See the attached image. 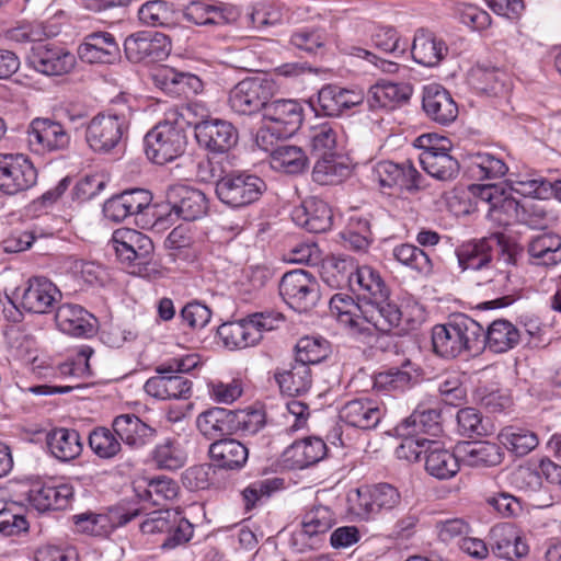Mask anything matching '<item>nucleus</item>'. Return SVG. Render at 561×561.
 <instances>
[{
    "mask_svg": "<svg viewBox=\"0 0 561 561\" xmlns=\"http://www.w3.org/2000/svg\"><path fill=\"white\" fill-rule=\"evenodd\" d=\"M455 253L463 272L479 274L478 285L489 284L497 276L506 278L505 267L516 264L515 247L504 242V237L499 233L466 241Z\"/></svg>",
    "mask_w": 561,
    "mask_h": 561,
    "instance_id": "obj_1",
    "label": "nucleus"
},
{
    "mask_svg": "<svg viewBox=\"0 0 561 561\" xmlns=\"http://www.w3.org/2000/svg\"><path fill=\"white\" fill-rule=\"evenodd\" d=\"M348 287L364 302L374 306V309L368 310L378 318L376 321L379 322L381 333H388L400 324L401 310L390 300V290L377 270L369 265H356Z\"/></svg>",
    "mask_w": 561,
    "mask_h": 561,
    "instance_id": "obj_2",
    "label": "nucleus"
},
{
    "mask_svg": "<svg viewBox=\"0 0 561 561\" xmlns=\"http://www.w3.org/2000/svg\"><path fill=\"white\" fill-rule=\"evenodd\" d=\"M482 325L465 313L453 314L446 323L432 329V345L435 354L453 359L462 354H479L482 351Z\"/></svg>",
    "mask_w": 561,
    "mask_h": 561,
    "instance_id": "obj_3",
    "label": "nucleus"
},
{
    "mask_svg": "<svg viewBox=\"0 0 561 561\" xmlns=\"http://www.w3.org/2000/svg\"><path fill=\"white\" fill-rule=\"evenodd\" d=\"M113 247L122 264L129 273L148 279L161 276L160 265L154 260V245L145 233L129 228L113 232Z\"/></svg>",
    "mask_w": 561,
    "mask_h": 561,
    "instance_id": "obj_4",
    "label": "nucleus"
},
{
    "mask_svg": "<svg viewBox=\"0 0 561 561\" xmlns=\"http://www.w3.org/2000/svg\"><path fill=\"white\" fill-rule=\"evenodd\" d=\"M131 115L129 106L111 108L95 115L85 128L88 146L98 153L111 152L127 135Z\"/></svg>",
    "mask_w": 561,
    "mask_h": 561,
    "instance_id": "obj_5",
    "label": "nucleus"
},
{
    "mask_svg": "<svg viewBox=\"0 0 561 561\" xmlns=\"http://www.w3.org/2000/svg\"><path fill=\"white\" fill-rule=\"evenodd\" d=\"M208 211V198L201 190L176 184L167 191V204L152 211L156 225L173 224L175 219L193 221Z\"/></svg>",
    "mask_w": 561,
    "mask_h": 561,
    "instance_id": "obj_6",
    "label": "nucleus"
},
{
    "mask_svg": "<svg viewBox=\"0 0 561 561\" xmlns=\"http://www.w3.org/2000/svg\"><path fill=\"white\" fill-rule=\"evenodd\" d=\"M265 181L250 171L236 170L226 173L215 186L217 198L231 209L245 208L266 192Z\"/></svg>",
    "mask_w": 561,
    "mask_h": 561,
    "instance_id": "obj_7",
    "label": "nucleus"
},
{
    "mask_svg": "<svg viewBox=\"0 0 561 561\" xmlns=\"http://www.w3.org/2000/svg\"><path fill=\"white\" fill-rule=\"evenodd\" d=\"M374 309L371 304L355 301L347 294H335L330 299V311L336 320L345 325L350 334L364 342L375 335V332H381L379 322L376 321V314L368 309Z\"/></svg>",
    "mask_w": 561,
    "mask_h": 561,
    "instance_id": "obj_8",
    "label": "nucleus"
},
{
    "mask_svg": "<svg viewBox=\"0 0 561 561\" xmlns=\"http://www.w3.org/2000/svg\"><path fill=\"white\" fill-rule=\"evenodd\" d=\"M186 145L185 130L175 122H159L145 136L147 158L160 165L182 157Z\"/></svg>",
    "mask_w": 561,
    "mask_h": 561,
    "instance_id": "obj_9",
    "label": "nucleus"
},
{
    "mask_svg": "<svg viewBox=\"0 0 561 561\" xmlns=\"http://www.w3.org/2000/svg\"><path fill=\"white\" fill-rule=\"evenodd\" d=\"M302 106L294 100L268 101L263 117L270 125L257 131V146L265 151H270V148L265 145L267 137L273 135H277L278 138L293 136L302 123Z\"/></svg>",
    "mask_w": 561,
    "mask_h": 561,
    "instance_id": "obj_10",
    "label": "nucleus"
},
{
    "mask_svg": "<svg viewBox=\"0 0 561 561\" xmlns=\"http://www.w3.org/2000/svg\"><path fill=\"white\" fill-rule=\"evenodd\" d=\"M274 93V82L266 77H249L229 92L228 105L239 115L251 116L265 110Z\"/></svg>",
    "mask_w": 561,
    "mask_h": 561,
    "instance_id": "obj_11",
    "label": "nucleus"
},
{
    "mask_svg": "<svg viewBox=\"0 0 561 561\" xmlns=\"http://www.w3.org/2000/svg\"><path fill=\"white\" fill-rule=\"evenodd\" d=\"M334 523V514L328 506H312L302 515L300 529L293 533L290 547L298 553L319 549Z\"/></svg>",
    "mask_w": 561,
    "mask_h": 561,
    "instance_id": "obj_12",
    "label": "nucleus"
},
{
    "mask_svg": "<svg viewBox=\"0 0 561 561\" xmlns=\"http://www.w3.org/2000/svg\"><path fill=\"white\" fill-rule=\"evenodd\" d=\"M355 495L352 508L364 520L374 519L381 513H390L399 508L402 503L401 492L386 482L356 489Z\"/></svg>",
    "mask_w": 561,
    "mask_h": 561,
    "instance_id": "obj_13",
    "label": "nucleus"
},
{
    "mask_svg": "<svg viewBox=\"0 0 561 561\" xmlns=\"http://www.w3.org/2000/svg\"><path fill=\"white\" fill-rule=\"evenodd\" d=\"M279 295L290 308L307 312L318 304L320 288L316 277L308 271L294 270L283 275Z\"/></svg>",
    "mask_w": 561,
    "mask_h": 561,
    "instance_id": "obj_14",
    "label": "nucleus"
},
{
    "mask_svg": "<svg viewBox=\"0 0 561 561\" xmlns=\"http://www.w3.org/2000/svg\"><path fill=\"white\" fill-rule=\"evenodd\" d=\"M37 171L22 153H0V191L9 195L27 191L36 184Z\"/></svg>",
    "mask_w": 561,
    "mask_h": 561,
    "instance_id": "obj_15",
    "label": "nucleus"
},
{
    "mask_svg": "<svg viewBox=\"0 0 561 561\" xmlns=\"http://www.w3.org/2000/svg\"><path fill=\"white\" fill-rule=\"evenodd\" d=\"M27 144L33 152L44 154L68 148L70 136L60 123L37 117L27 128Z\"/></svg>",
    "mask_w": 561,
    "mask_h": 561,
    "instance_id": "obj_16",
    "label": "nucleus"
},
{
    "mask_svg": "<svg viewBox=\"0 0 561 561\" xmlns=\"http://www.w3.org/2000/svg\"><path fill=\"white\" fill-rule=\"evenodd\" d=\"M28 62L46 76H62L75 68L76 56L64 47L43 43L32 46Z\"/></svg>",
    "mask_w": 561,
    "mask_h": 561,
    "instance_id": "obj_17",
    "label": "nucleus"
},
{
    "mask_svg": "<svg viewBox=\"0 0 561 561\" xmlns=\"http://www.w3.org/2000/svg\"><path fill=\"white\" fill-rule=\"evenodd\" d=\"M198 145L211 153H227L238 142V130L227 121L206 119L195 125Z\"/></svg>",
    "mask_w": 561,
    "mask_h": 561,
    "instance_id": "obj_18",
    "label": "nucleus"
},
{
    "mask_svg": "<svg viewBox=\"0 0 561 561\" xmlns=\"http://www.w3.org/2000/svg\"><path fill=\"white\" fill-rule=\"evenodd\" d=\"M141 514L140 510L111 508L107 513L95 514L92 512L73 516L77 528L92 536H106L115 528L125 526Z\"/></svg>",
    "mask_w": 561,
    "mask_h": 561,
    "instance_id": "obj_19",
    "label": "nucleus"
},
{
    "mask_svg": "<svg viewBox=\"0 0 561 561\" xmlns=\"http://www.w3.org/2000/svg\"><path fill=\"white\" fill-rule=\"evenodd\" d=\"M373 174L383 188L398 187L414 192L423 187L422 174L408 162L399 164L387 160L380 161L374 167Z\"/></svg>",
    "mask_w": 561,
    "mask_h": 561,
    "instance_id": "obj_20",
    "label": "nucleus"
},
{
    "mask_svg": "<svg viewBox=\"0 0 561 561\" xmlns=\"http://www.w3.org/2000/svg\"><path fill=\"white\" fill-rule=\"evenodd\" d=\"M492 552L506 560H519L529 553V546L520 531L512 523H499L489 533Z\"/></svg>",
    "mask_w": 561,
    "mask_h": 561,
    "instance_id": "obj_21",
    "label": "nucleus"
},
{
    "mask_svg": "<svg viewBox=\"0 0 561 561\" xmlns=\"http://www.w3.org/2000/svg\"><path fill=\"white\" fill-rule=\"evenodd\" d=\"M165 36L159 33L137 32L125 38L124 51L131 62L145 60L157 61L163 59L168 53Z\"/></svg>",
    "mask_w": 561,
    "mask_h": 561,
    "instance_id": "obj_22",
    "label": "nucleus"
},
{
    "mask_svg": "<svg viewBox=\"0 0 561 561\" xmlns=\"http://www.w3.org/2000/svg\"><path fill=\"white\" fill-rule=\"evenodd\" d=\"M61 298L58 287L44 276L31 277L21 295V306L33 313H47Z\"/></svg>",
    "mask_w": 561,
    "mask_h": 561,
    "instance_id": "obj_23",
    "label": "nucleus"
},
{
    "mask_svg": "<svg viewBox=\"0 0 561 561\" xmlns=\"http://www.w3.org/2000/svg\"><path fill=\"white\" fill-rule=\"evenodd\" d=\"M55 321L60 331L75 337L88 339L96 332V318L79 305L59 306L55 313Z\"/></svg>",
    "mask_w": 561,
    "mask_h": 561,
    "instance_id": "obj_24",
    "label": "nucleus"
},
{
    "mask_svg": "<svg viewBox=\"0 0 561 561\" xmlns=\"http://www.w3.org/2000/svg\"><path fill=\"white\" fill-rule=\"evenodd\" d=\"M78 56L88 64H113L119 59L121 49L113 34L93 32L84 36Z\"/></svg>",
    "mask_w": 561,
    "mask_h": 561,
    "instance_id": "obj_25",
    "label": "nucleus"
},
{
    "mask_svg": "<svg viewBox=\"0 0 561 561\" xmlns=\"http://www.w3.org/2000/svg\"><path fill=\"white\" fill-rule=\"evenodd\" d=\"M364 93L348 90L336 84H325L318 92V108L316 113L324 116L337 117L345 110L362 104Z\"/></svg>",
    "mask_w": 561,
    "mask_h": 561,
    "instance_id": "obj_26",
    "label": "nucleus"
},
{
    "mask_svg": "<svg viewBox=\"0 0 561 561\" xmlns=\"http://www.w3.org/2000/svg\"><path fill=\"white\" fill-rule=\"evenodd\" d=\"M163 364L156 367L157 376L150 377L144 389L149 396L160 400L187 399L192 391V381L179 374L162 373Z\"/></svg>",
    "mask_w": 561,
    "mask_h": 561,
    "instance_id": "obj_27",
    "label": "nucleus"
},
{
    "mask_svg": "<svg viewBox=\"0 0 561 561\" xmlns=\"http://www.w3.org/2000/svg\"><path fill=\"white\" fill-rule=\"evenodd\" d=\"M112 430L121 442L131 448H142L153 442L157 430L135 414H119L112 422Z\"/></svg>",
    "mask_w": 561,
    "mask_h": 561,
    "instance_id": "obj_28",
    "label": "nucleus"
},
{
    "mask_svg": "<svg viewBox=\"0 0 561 561\" xmlns=\"http://www.w3.org/2000/svg\"><path fill=\"white\" fill-rule=\"evenodd\" d=\"M422 106L427 117L440 125H448L458 116V106L450 93L437 84L424 88Z\"/></svg>",
    "mask_w": 561,
    "mask_h": 561,
    "instance_id": "obj_29",
    "label": "nucleus"
},
{
    "mask_svg": "<svg viewBox=\"0 0 561 561\" xmlns=\"http://www.w3.org/2000/svg\"><path fill=\"white\" fill-rule=\"evenodd\" d=\"M72 495V488L69 484L47 482L33 484L27 499L30 504L38 512H47L66 508Z\"/></svg>",
    "mask_w": 561,
    "mask_h": 561,
    "instance_id": "obj_30",
    "label": "nucleus"
},
{
    "mask_svg": "<svg viewBox=\"0 0 561 561\" xmlns=\"http://www.w3.org/2000/svg\"><path fill=\"white\" fill-rule=\"evenodd\" d=\"M293 220L309 232L320 233L330 229L332 214L329 205L318 198H309L293 210Z\"/></svg>",
    "mask_w": 561,
    "mask_h": 561,
    "instance_id": "obj_31",
    "label": "nucleus"
},
{
    "mask_svg": "<svg viewBox=\"0 0 561 561\" xmlns=\"http://www.w3.org/2000/svg\"><path fill=\"white\" fill-rule=\"evenodd\" d=\"M448 46L434 33L420 28L415 32L411 55L415 62L424 67H436L447 56Z\"/></svg>",
    "mask_w": 561,
    "mask_h": 561,
    "instance_id": "obj_32",
    "label": "nucleus"
},
{
    "mask_svg": "<svg viewBox=\"0 0 561 561\" xmlns=\"http://www.w3.org/2000/svg\"><path fill=\"white\" fill-rule=\"evenodd\" d=\"M339 416L346 424L360 430L375 428L382 417L378 403L368 398L354 399L346 402Z\"/></svg>",
    "mask_w": 561,
    "mask_h": 561,
    "instance_id": "obj_33",
    "label": "nucleus"
},
{
    "mask_svg": "<svg viewBox=\"0 0 561 561\" xmlns=\"http://www.w3.org/2000/svg\"><path fill=\"white\" fill-rule=\"evenodd\" d=\"M233 410L214 407L197 415L196 427L205 438L216 442L233 435Z\"/></svg>",
    "mask_w": 561,
    "mask_h": 561,
    "instance_id": "obj_34",
    "label": "nucleus"
},
{
    "mask_svg": "<svg viewBox=\"0 0 561 561\" xmlns=\"http://www.w3.org/2000/svg\"><path fill=\"white\" fill-rule=\"evenodd\" d=\"M208 456L218 468L240 470L248 460L249 450L241 442L225 437L209 445Z\"/></svg>",
    "mask_w": 561,
    "mask_h": 561,
    "instance_id": "obj_35",
    "label": "nucleus"
},
{
    "mask_svg": "<svg viewBox=\"0 0 561 561\" xmlns=\"http://www.w3.org/2000/svg\"><path fill=\"white\" fill-rule=\"evenodd\" d=\"M457 453L463 465L471 468L494 467L504 457L501 446L490 442H467L457 446Z\"/></svg>",
    "mask_w": 561,
    "mask_h": 561,
    "instance_id": "obj_36",
    "label": "nucleus"
},
{
    "mask_svg": "<svg viewBox=\"0 0 561 561\" xmlns=\"http://www.w3.org/2000/svg\"><path fill=\"white\" fill-rule=\"evenodd\" d=\"M527 253L533 265L554 266L561 262V237L553 232L534 236L528 241Z\"/></svg>",
    "mask_w": 561,
    "mask_h": 561,
    "instance_id": "obj_37",
    "label": "nucleus"
},
{
    "mask_svg": "<svg viewBox=\"0 0 561 561\" xmlns=\"http://www.w3.org/2000/svg\"><path fill=\"white\" fill-rule=\"evenodd\" d=\"M482 351L488 347L493 353H504L514 348L520 341L519 330L504 319L494 320L486 330L482 327Z\"/></svg>",
    "mask_w": 561,
    "mask_h": 561,
    "instance_id": "obj_38",
    "label": "nucleus"
},
{
    "mask_svg": "<svg viewBox=\"0 0 561 561\" xmlns=\"http://www.w3.org/2000/svg\"><path fill=\"white\" fill-rule=\"evenodd\" d=\"M440 412L435 409L416 410L397 427L400 435L434 438L442 433Z\"/></svg>",
    "mask_w": 561,
    "mask_h": 561,
    "instance_id": "obj_39",
    "label": "nucleus"
},
{
    "mask_svg": "<svg viewBox=\"0 0 561 561\" xmlns=\"http://www.w3.org/2000/svg\"><path fill=\"white\" fill-rule=\"evenodd\" d=\"M412 92L413 88L409 83L382 81L369 89L367 102L371 108H393L407 103Z\"/></svg>",
    "mask_w": 561,
    "mask_h": 561,
    "instance_id": "obj_40",
    "label": "nucleus"
},
{
    "mask_svg": "<svg viewBox=\"0 0 561 561\" xmlns=\"http://www.w3.org/2000/svg\"><path fill=\"white\" fill-rule=\"evenodd\" d=\"M46 440L51 455L64 462L78 458L83 450L80 434L73 428L56 427L47 434Z\"/></svg>",
    "mask_w": 561,
    "mask_h": 561,
    "instance_id": "obj_41",
    "label": "nucleus"
},
{
    "mask_svg": "<svg viewBox=\"0 0 561 561\" xmlns=\"http://www.w3.org/2000/svg\"><path fill=\"white\" fill-rule=\"evenodd\" d=\"M328 447L319 437H306L294 442L284 453L294 468L304 469L324 458Z\"/></svg>",
    "mask_w": 561,
    "mask_h": 561,
    "instance_id": "obj_42",
    "label": "nucleus"
},
{
    "mask_svg": "<svg viewBox=\"0 0 561 561\" xmlns=\"http://www.w3.org/2000/svg\"><path fill=\"white\" fill-rule=\"evenodd\" d=\"M433 447L426 449L425 469L426 471L439 480H448L455 477L459 469V455L443 448L440 444L432 439Z\"/></svg>",
    "mask_w": 561,
    "mask_h": 561,
    "instance_id": "obj_43",
    "label": "nucleus"
},
{
    "mask_svg": "<svg viewBox=\"0 0 561 561\" xmlns=\"http://www.w3.org/2000/svg\"><path fill=\"white\" fill-rule=\"evenodd\" d=\"M218 334L229 348H247L261 341V334L251 325L248 317L221 324Z\"/></svg>",
    "mask_w": 561,
    "mask_h": 561,
    "instance_id": "obj_44",
    "label": "nucleus"
},
{
    "mask_svg": "<svg viewBox=\"0 0 561 561\" xmlns=\"http://www.w3.org/2000/svg\"><path fill=\"white\" fill-rule=\"evenodd\" d=\"M500 443L514 456L524 457L539 445V437L530 428L508 425L499 433Z\"/></svg>",
    "mask_w": 561,
    "mask_h": 561,
    "instance_id": "obj_45",
    "label": "nucleus"
},
{
    "mask_svg": "<svg viewBox=\"0 0 561 561\" xmlns=\"http://www.w3.org/2000/svg\"><path fill=\"white\" fill-rule=\"evenodd\" d=\"M468 170L471 178L478 181H492L505 176L508 167L500 156L485 151L470 157Z\"/></svg>",
    "mask_w": 561,
    "mask_h": 561,
    "instance_id": "obj_46",
    "label": "nucleus"
},
{
    "mask_svg": "<svg viewBox=\"0 0 561 561\" xmlns=\"http://www.w3.org/2000/svg\"><path fill=\"white\" fill-rule=\"evenodd\" d=\"M416 377L414 364L405 359L400 367H391L377 374L375 387L387 391H404L415 382Z\"/></svg>",
    "mask_w": 561,
    "mask_h": 561,
    "instance_id": "obj_47",
    "label": "nucleus"
},
{
    "mask_svg": "<svg viewBox=\"0 0 561 561\" xmlns=\"http://www.w3.org/2000/svg\"><path fill=\"white\" fill-rule=\"evenodd\" d=\"M419 159L423 170L439 181H451L459 173V162L449 153V150H440L436 153H420Z\"/></svg>",
    "mask_w": 561,
    "mask_h": 561,
    "instance_id": "obj_48",
    "label": "nucleus"
},
{
    "mask_svg": "<svg viewBox=\"0 0 561 561\" xmlns=\"http://www.w3.org/2000/svg\"><path fill=\"white\" fill-rule=\"evenodd\" d=\"M275 380L282 392L288 396H300L306 393L311 387V370L307 365L295 360L289 369L277 371Z\"/></svg>",
    "mask_w": 561,
    "mask_h": 561,
    "instance_id": "obj_49",
    "label": "nucleus"
},
{
    "mask_svg": "<svg viewBox=\"0 0 561 561\" xmlns=\"http://www.w3.org/2000/svg\"><path fill=\"white\" fill-rule=\"evenodd\" d=\"M138 19L147 26L172 28L176 24V12L168 1L150 0L138 9Z\"/></svg>",
    "mask_w": 561,
    "mask_h": 561,
    "instance_id": "obj_50",
    "label": "nucleus"
},
{
    "mask_svg": "<svg viewBox=\"0 0 561 561\" xmlns=\"http://www.w3.org/2000/svg\"><path fill=\"white\" fill-rule=\"evenodd\" d=\"M308 158L297 146H278L271 149V167L287 174H299L306 170Z\"/></svg>",
    "mask_w": 561,
    "mask_h": 561,
    "instance_id": "obj_51",
    "label": "nucleus"
},
{
    "mask_svg": "<svg viewBox=\"0 0 561 561\" xmlns=\"http://www.w3.org/2000/svg\"><path fill=\"white\" fill-rule=\"evenodd\" d=\"M511 191L536 199L551 198V181L538 174H511L506 180Z\"/></svg>",
    "mask_w": 561,
    "mask_h": 561,
    "instance_id": "obj_52",
    "label": "nucleus"
},
{
    "mask_svg": "<svg viewBox=\"0 0 561 561\" xmlns=\"http://www.w3.org/2000/svg\"><path fill=\"white\" fill-rule=\"evenodd\" d=\"M351 172V168L337 160L335 153L321 156L314 163L312 180L320 185H334L343 182Z\"/></svg>",
    "mask_w": 561,
    "mask_h": 561,
    "instance_id": "obj_53",
    "label": "nucleus"
},
{
    "mask_svg": "<svg viewBox=\"0 0 561 561\" xmlns=\"http://www.w3.org/2000/svg\"><path fill=\"white\" fill-rule=\"evenodd\" d=\"M356 264L351 256L333 255L322 265L321 277L331 288L350 286Z\"/></svg>",
    "mask_w": 561,
    "mask_h": 561,
    "instance_id": "obj_54",
    "label": "nucleus"
},
{
    "mask_svg": "<svg viewBox=\"0 0 561 561\" xmlns=\"http://www.w3.org/2000/svg\"><path fill=\"white\" fill-rule=\"evenodd\" d=\"M151 457L152 461L159 469L171 471L182 468L187 460V455L182 444L178 439L171 437H168L156 445L151 453Z\"/></svg>",
    "mask_w": 561,
    "mask_h": 561,
    "instance_id": "obj_55",
    "label": "nucleus"
},
{
    "mask_svg": "<svg viewBox=\"0 0 561 561\" xmlns=\"http://www.w3.org/2000/svg\"><path fill=\"white\" fill-rule=\"evenodd\" d=\"M340 131V125L333 122L312 126L309 135L312 152L319 157L335 153Z\"/></svg>",
    "mask_w": 561,
    "mask_h": 561,
    "instance_id": "obj_56",
    "label": "nucleus"
},
{
    "mask_svg": "<svg viewBox=\"0 0 561 561\" xmlns=\"http://www.w3.org/2000/svg\"><path fill=\"white\" fill-rule=\"evenodd\" d=\"M230 11L221 5H213L202 1L192 2L184 11L187 21L196 25H224L230 21Z\"/></svg>",
    "mask_w": 561,
    "mask_h": 561,
    "instance_id": "obj_57",
    "label": "nucleus"
},
{
    "mask_svg": "<svg viewBox=\"0 0 561 561\" xmlns=\"http://www.w3.org/2000/svg\"><path fill=\"white\" fill-rule=\"evenodd\" d=\"M392 255L397 262L416 272L419 275L427 276L433 271V264L428 254L414 244H399L393 248Z\"/></svg>",
    "mask_w": 561,
    "mask_h": 561,
    "instance_id": "obj_58",
    "label": "nucleus"
},
{
    "mask_svg": "<svg viewBox=\"0 0 561 561\" xmlns=\"http://www.w3.org/2000/svg\"><path fill=\"white\" fill-rule=\"evenodd\" d=\"M470 80L476 89L496 96L505 91L507 76L499 68L477 66L471 70Z\"/></svg>",
    "mask_w": 561,
    "mask_h": 561,
    "instance_id": "obj_59",
    "label": "nucleus"
},
{
    "mask_svg": "<svg viewBox=\"0 0 561 561\" xmlns=\"http://www.w3.org/2000/svg\"><path fill=\"white\" fill-rule=\"evenodd\" d=\"M91 450L101 459H112L122 451V442L114 431L99 426L88 438Z\"/></svg>",
    "mask_w": 561,
    "mask_h": 561,
    "instance_id": "obj_60",
    "label": "nucleus"
},
{
    "mask_svg": "<svg viewBox=\"0 0 561 561\" xmlns=\"http://www.w3.org/2000/svg\"><path fill=\"white\" fill-rule=\"evenodd\" d=\"M371 45L382 53L393 57L403 56L409 49V42L402 39L396 28L391 26H379L370 36Z\"/></svg>",
    "mask_w": 561,
    "mask_h": 561,
    "instance_id": "obj_61",
    "label": "nucleus"
},
{
    "mask_svg": "<svg viewBox=\"0 0 561 561\" xmlns=\"http://www.w3.org/2000/svg\"><path fill=\"white\" fill-rule=\"evenodd\" d=\"M327 42V34L318 26H301L290 34L289 44L295 49L307 54H316Z\"/></svg>",
    "mask_w": 561,
    "mask_h": 561,
    "instance_id": "obj_62",
    "label": "nucleus"
},
{
    "mask_svg": "<svg viewBox=\"0 0 561 561\" xmlns=\"http://www.w3.org/2000/svg\"><path fill=\"white\" fill-rule=\"evenodd\" d=\"M248 16L254 28L263 30L282 23L284 8L276 2L262 0L252 5Z\"/></svg>",
    "mask_w": 561,
    "mask_h": 561,
    "instance_id": "obj_63",
    "label": "nucleus"
},
{
    "mask_svg": "<svg viewBox=\"0 0 561 561\" xmlns=\"http://www.w3.org/2000/svg\"><path fill=\"white\" fill-rule=\"evenodd\" d=\"M437 390L442 400L449 405H460L466 397L467 390L462 385L461 375L458 371H448L436 380Z\"/></svg>",
    "mask_w": 561,
    "mask_h": 561,
    "instance_id": "obj_64",
    "label": "nucleus"
}]
</instances>
